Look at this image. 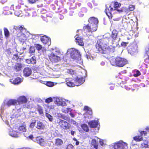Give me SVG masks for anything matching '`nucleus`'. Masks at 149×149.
Masks as SVG:
<instances>
[{
    "label": "nucleus",
    "mask_w": 149,
    "mask_h": 149,
    "mask_svg": "<svg viewBox=\"0 0 149 149\" xmlns=\"http://www.w3.org/2000/svg\"><path fill=\"white\" fill-rule=\"evenodd\" d=\"M88 24L84 26L82 29H79L77 31L78 33V35L88 36H91V34L97 30Z\"/></svg>",
    "instance_id": "f257e3e1"
},
{
    "label": "nucleus",
    "mask_w": 149,
    "mask_h": 149,
    "mask_svg": "<svg viewBox=\"0 0 149 149\" xmlns=\"http://www.w3.org/2000/svg\"><path fill=\"white\" fill-rule=\"evenodd\" d=\"M110 62L113 66H116L118 67H122L127 63V60L124 58L117 57L115 58L111 59Z\"/></svg>",
    "instance_id": "f03ea898"
},
{
    "label": "nucleus",
    "mask_w": 149,
    "mask_h": 149,
    "mask_svg": "<svg viewBox=\"0 0 149 149\" xmlns=\"http://www.w3.org/2000/svg\"><path fill=\"white\" fill-rule=\"evenodd\" d=\"M62 57L63 58V54L59 50H56L54 53H51L49 56L50 61L54 63L60 61Z\"/></svg>",
    "instance_id": "7ed1b4c3"
},
{
    "label": "nucleus",
    "mask_w": 149,
    "mask_h": 149,
    "mask_svg": "<svg viewBox=\"0 0 149 149\" xmlns=\"http://www.w3.org/2000/svg\"><path fill=\"white\" fill-rule=\"evenodd\" d=\"M57 123L61 128L64 130H68L71 127V125L69 123L62 119H59L57 120Z\"/></svg>",
    "instance_id": "20e7f679"
},
{
    "label": "nucleus",
    "mask_w": 149,
    "mask_h": 149,
    "mask_svg": "<svg viewBox=\"0 0 149 149\" xmlns=\"http://www.w3.org/2000/svg\"><path fill=\"white\" fill-rule=\"evenodd\" d=\"M114 149H126L127 148V144L122 141H119L115 143L113 145Z\"/></svg>",
    "instance_id": "39448f33"
},
{
    "label": "nucleus",
    "mask_w": 149,
    "mask_h": 149,
    "mask_svg": "<svg viewBox=\"0 0 149 149\" xmlns=\"http://www.w3.org/2000/svg\"><path fill=\"white\" fill-rule=\"evenodd\" d=\"M88 24L93 27H95V29L97 30L98 21L97 18L93 17H91L88 19Z\"/></svg>",
    "instance_id": "423d86ee"
},
{
    "label": "nucleus",
    "mask_w": 149,
    "mask_h": 149,
    "mask_svg": "<svg viewBox=\"0 0 149 149\" xmlns=\"http://www.w3.org/2000/svg\"><path fill=\"white\" fill-rule=\"evenodd\" d=\"M110 39V35H109V37L105 36V37H104L103 38L98 40L97 43H99L102 46L106 47L109 44Z\"/></svg>",
    "instance_id": "0eeeda50"
},
{
    "label": "nucleus",
    "mask_w": 149,
    "mask_h": 149,
    "mask_svg": "<svg viewBox=\"0 0 149 149\" xmlns=\"http://www.w3.org/2000/svg\"><path fill=\"white\" fill-rule=\"evenodd\" d=\"M84 110L85 111L84 114L86 118L89 119L92 117V111L90 107L87 106H85L84 107Z\"/></svg>",
    "instance_id": "6e6552de"
},
{
    "label": "nucleus",
    "mask_w": 149,
    "mask_h": 149,
    "mask_svg": "<svg viewBox=\"0 0 149 149\" xmlns=\"http://www.w3.org/2000/svg\"><path fill=\"white\" fill-rule=\"evenodd\" d=\"M70 56L71 57L74 59H76L78 57L81 56L79 52L77 49H74L71 52Z\"/></svg>",
    "instance_id": "1a4fd4ad"
},
{
    "label": "nucleus",
    "mask_w": 149,
    "mask_h": 149,
    "mask_svg": "<svg viewBox=\"0 0 149 149\" xmlns=\"http://www.w3.org/2000/svg\"><path fill=\"white\" fill-rule=\"evenodd\" d=\"M40 40L45 45L47 44L48 45H50L51 42L50 38L45 35L41 37Z\"/></svg>",
    "instance_id": "9d476101"
},
{
    "label": "nucleus",
    "mask_w": 149,
    "mask_h": 149,
    "mask_svg": "<svg viewBox=\"0 0 149 149\" xmlns=\"http://www.w3.org/2000/svg\"><path fill=\"white\" fill-rule=\"evenodd\" d=\"M96 48L97 50V52L102 54H106V47L102 46L99 43L96 45Z\"/></svg>",
    "instance_id": "9b49d317"
},
{
    "label": "nucleus",
    "mask_w": 149,
    "mask_h": 149,
    "mask_svg": "<svg viewBox=\"0 0 149 149\" xmlns=\"http://www.w3.org/2000/svg\"><path fill=\"white\" fill-rule=\"evenodd\" d=\"M76 86H78L82 84L85 81V79L83 77H77L74 80Z\"/></svg>",
    "instance_id": "f8f14e48"
},
{
    "label": "nucleus",
    "mask_w": 149,
    "mask_h": 149,
    "mask_svg": "<svg viewBox=\"0 0 149 149\" xmlns=\"http://www.w3.org/2000/svg\"><path fill=\"white\" fill-rule=\"evenodd\" d=\"M99 124L98 121L95 120H91L88 123L90 127L92 128L97 127Z\"/></svg>",
    "instance_id": "ddd939ff"
},
{
    "label": "nucleus",
    "mask_w": 149,
    "mask_h": 149,
    "mask_svg": "<svg viewBox=\"0 0 149 149\" xmlns=\"http://www.w3.org/2000/svg\"><path fill=\"white\" fill-rule=\"evenodd\" d=\"M74 80L72 78H66V81L67 86L70 87H74L76 86L75 83L73 81Z\"/></svg>",
    "instance_id": "4468645a"
},
{
    "label": "nucleus",
    "mask_w": 149,
    "mask_h": 149,
    "mask_svg": "<svg viewBox=\"0 0 149 149\" xmlns=\"http://www.w3.org/2000/svg\"><path fill=\"white\" fill-rule=\"evenodd\" d=\"M32 73L31 69L29 67L25 68L23 70V75L25 77H28L31 75Z\"/></svg>",
    "instance_id": "2eb2a0df"
},
{
    "label": "nucleus",
    "mask_w": 149,
    "mask_h": 149,
    "mask_svg": "<svg viewBox=\"0 0 149 149\" xmlns=\"http://www.w3.org/2000/svg\"><path fill=\"white\" fill-rule=\"evenodd\" d=\"M17 101L19 104L25 103L27 102V99L24 96H20L17 99Z\"/></svg>",
    "instance_id": "dca6fc26"
},
{
    "label": "nucleus",
    "mask_w": 149,
    "mask_h": 149,
    "mask_svg": "<svg viewBox=\"0 0 149 149\" xmlns=\"http://www.w3.org/2000/svg\"><path fill=\"white\" fill-rule=\"evenodd\" d=\"M118 33V32L116 30L114 29L113 30L111 35L113 42H114L117 39Z\"/></svg>",
    "instance_id": "f3484780"
},
{
    "label": "nucleus",
    "mask_w": 149,
    "mask_h": 149,
    "mask_svg": "<svg viewBox=\"0 0 149 149\" xmlns=\"http://www.w3.org/2000/svg\"><path fill=\"white\" fill-rule=\"evenodd\" d=\"M115 47L110 45L109 46L106 47V53H112L115 51Z\"/></svg>",
    "instance_id": "a211bd4d"
},
{
    "label": "nucleus",
    "mask_w": 149,
    "mask_h": 149,
    "mask_svg": "<svg viewBox=\"0 0 149 149\" xmlns=\"http://www.w3.org/2000/svg\"><path fill=\"white\" fill-rule=\"evenodd\" d=\"M37 140V142L42 146H46V141L45 140L43 139L42 138H39Z\"/></svg>",
    "instance_id": "6ab92c4d"
},
{
    "label": "nucleus",
    "mask_w": 149,
    "mask_h": 149,
    "mask_svg": "<svg viewBox=\"0 0 149 149\" xmlns=\"http://www.w3.org/2000/svg\"><path fill=\"white\" fill-rule=\"evenodd\" d=\"M20 8V6L18 5L16 7L15 9H13V10L15 15L19 16L21 14L22 11L19 10Z\"/></svg>",
    "instance_id": "aec40b11"
},
{
    "label": "nucleus",
    "mask_w": 149,
    "mask_h": 149,
    "mask_svg": "<svg viewBox=\"0 0 149 149\" xmlns=\"http://www.w3.org/2000/svg\"><path fill=\"white\" fill-rule=\"evenodd\" d=\"M17 100L12 99L9 100L7 102V105L9 107L11 105H15L17 104Z\"/></svg>",
    "instance_id": "412c9836"
},
{
    "label": "nucleus",
    "mask_w": 149,
    "mask_h": 149,
    "mask_svg": "<svg viewBox=\"0 0 149 149\" xmlns=\"http://www.w3.org/2000/svg\"><path fill=\"white\" fill-rule=\"evenodd\" d=\"M75 40L77 44H78V45L82 46L84 45V42L83 41V39L81 37L77 36Z\"/></svg>",
    "instance_id": "4be33fe9"
},
{
    "label": "nucleus",
    "mask_w": 149,
    "mask_h": 149,
    "mask_svg": "<svg viewBox=\"0 0 149 149\" xmlns=\"http://www.w3.org/2000/svg\"><path fill=\"white\" fill-rule=\"evenodd\" d=\"M63 141L61 139L57 138L55 139L54 145L58 147L61 146L63 144Z\"/></svg>",
    "instance_id": "5701e85b"
},
{
    "label": "nucleus",
    "mask_w": 149,
    "mask_h": 149,
    "mask_svg": "<svg viewBox=\"0 0 149 149\" xmlns=\"http://www.w3.org/2000/svg\"><path fill=\"white\" fill-rule=\"evenodd\" d=\"M121 4L120 3H119L117 2H115L114 3L113 7L114 10H118L119 12H123L122 10H119L118 8L121 6Z\"/></svg>",
    "instance_id": "b1692460"
},
{
    "label": "nucleus",
    "mask_w": 149,
    "mask_h": 149,
    "mask_svg": "<svg viewBox=\"0 0 149 149\" xmlns=\"http://www.w3.org/2000/svg\"><path fill=\"white\" fill-rule=\"evenodd\" d=\"M17 39L19 41L21 42H24L26 40V37L23 33H21L19 36L17 37Z\"/></svg>",
    "instance_id": "393cba45"
},
{
    "label": "nucleus",
    "mask_w": 149,
    "mask_h": 149,
    "mask_svg": "<svg viewBox=\"0 0 149 149\" xmlns=\"http://www.w3.org/2000/svg\"><path fill=\"white\" fill-rule=\"evenodd\" d=\"M36 127L38 129H43L45 128V126L42 122L39 121L37 123Z\"/></svg>",
    "instance_id": "a878e982"
},
{
    "label": "nucleus",
    "mask_w": 149,
    "mask_h": 149,
    "mask_svg": "<svg viewBox=\"0 0 149 149\" xmlns=\"http://www.w3.org/2000/svg\"><path fill=\"white\" fill-rule=\"evenodd\" d=\"M133 139L136 142L143 140V137L142 135L136 136L133 137Z\"/></svg>",
    "instance_id": "bb28decb"
},
{
    "label": "nucleus",
    "mask_w": 149,
    "mask_h": 149,
    "mask_svg": "<svg viewBox=\"0 0 149 149\" xmlns=\"http://www.w3.org/2000/svg\"><path fill=\"white\" fill-rule=\"evenodd\" d=\"M37 110L38 111L39 114L40 115H42L44 114L43 110L42 107L39 105H37Z\"/></svg>",
    "instance_id": "cd10ccee"
},
{
    "label": "nucleus",
    "mask_w": 149,
    "mask_h": 149,
    "mask_svg": "<svg viewBox=\"0 0 149 149\" xmlns=\"http://www.w3.org/2000/svg\"><path fill=\"white\" fill-rule=\"evenodd\" d=\"M141 147L142 148H147L149 147L148 142V141L144 140L141 144Z\"/></svg>",
    "instance_id": "c85d7f7f"
},
{
    "label": "nucleus",
    "mask_w": 149,
    "mask_h": 149,
    "mask_svg": "<svg viewBox=\"0 0 149 149\" xmlns=\"http://www.w3.org/2000/svg\"><path fill=\"white\" fill-rule=\"evenodd\" d=\"M91 144L96 149H98V143L95 139H93L92 140Z\"/></svg>",
    "instance_id": "c756f323"
},
{
    "label": "nucleus",
    "mask_w": 149,
    "mask_h": 149,
    "mask_svg": "<svg viewBox=\"0 0 149 149\" xmlns=\"http://www.w3.org/2000/svg\"><path fill=\"white\" fill-rule=\"evenodd\" d=\"M22 68V65L19 63H17L16 64L15 67V69L16 72H18L21 70Z\"/></svg>",
    "instance_id": "7c9ffc66"
},
{
    "label": "nucleus",
    "mask_w": 149,
    "mask_h": 149,
    "mask_svg": "<svg viewBox=\"0 0 149 149\" xmlns=\"http://www.w3.org/2000/svg\"><path fill=\"white\" fill-rule=\"evenodd\" d=\"M17 30H18V31L20 32H22L24 30H25L26 29L24 26H18L16 27V28H15Z\"/></svg>",
    "instance_id": "2f4dec72"
},
{
    "label": "nucleus",
    "mask_w": 149,
    "mask_h": 149,
    "mask_svg": "<svg viewBox=\"0 0 149 149\" xmlns=\"http://www.w3.org/2000/svg\"><path fill=\"white\" fill-rule=\"evenodd\" d=\"M12 82L14 84H18L21 81V79L19 77H17L16 78L13 79H12Z\"/></svg>",
    "instance_id": "473e14b6"
},
{
    "label": "nucleus",
    "mask_w": 149,
    "mask_h": 149,
    "mask_svg": "<svg viewBox=\"0 0 149 149\" xmlns=\"http://www.w3.org/2000/svg\"><path fill=\"white\" fill-rule=\"evenodd\" d=\"M81 127L83 130L86 132H88L89 129L87 125L85 123L81 125Z\"/></svg>",
    "instance_id": "72a5a7b5"
},
{
    "label": "nucleus",
    "mask_w": 149,
    "mask_h": 149,
    "mask_svg": "<svg viewBox=\"0 0 149 149\" xmlns=\"http://www.w3.org/2000/svg\"><path fill=\"white\" fill-rule=\"evenodd\" d=\"M3 30L5 36L7 38L10 35L8 29L6 28H4Z\"/></svg>",
    "instance_id": "f704fd0d"
},
{
    "label": "nucleus",
    "mask_w": 149,
    "mask_h": 149,
    "mask_svg": "<svg viewBox=\"0 0 149 149\" xmlns=\"http://www.w3.org/2000/svg\"><path fill=\"white\" fill-rule=\"evenodd\" d=\"M116 78L115 82L116 84H117L118 85H120L121 83L123 82L122 79L120 78H117L116 77Z\"/></svg>",
    "instance_id": "c9c22d12"
},
{
    "label": "nucleus",
    "mask_w": 149,
    "mask_h": 149,
    "mask_svg": "<svg viewBox=\"0 0 149 149\" xmlns=\"http://www.w3.org/2000/svg\"><path fill=\"white\" fill-rule=\"evenodd\" d=\"M113 10V8L110 6L109 8L106 7L105 9V12L106 14L108 13H110Z\"/></svg>",
    "instance_id": "e433bc0d"
},
{
    "label": "nucleus",
    "mask_w": 149,
    "mask_h": 149,
    "mask_svg": "<svg viewBox=\"0 0 149 149\" xmlns=\"http://www.w3.org/2000/svg\"><path fill=\"white\" fill-rule=\"evenodd\" d=\"M45 116L46 117L49 119V121L52 122V117L48 113H45Z\"/></svg>",
    "instance_id": "4c0bfd02"
},
{
    "label": "nucleus",
    "mask_w": 149,
    "mask_h": 149,
    "mask_svg": "<svg viewBox=\"0 0 149 149\" xmlns=\"http://www.w3.org/2000/svg\"><path fill=\"white\" fill-rule=\"evenodd\" d=\"M35 47H36V49L38 51L40 50L42 48V45L39 44H35Z\"/></svg>",
    "instance_id": "58836bf2"
},
{
    "label": "nucleus",
    "mask_w": 149,
    "mask_h": 149,
    "mask_svg": "<svg viewBox=\"0 0 149 149\" xmlns=\"http://www.w3.org/2000/svg\"><path fill=\"white\" fill-rule=\"evenodd\" d=\"M3 37L2 34V30L0 29V43L3 42Z\"/></svg>",
    "instance_id": "ea45409f"
},
{
    "label": "nucleus",
    "mask_w": 149,
    "mask_h": 149,
    "mask_svg": "<svg viewBox=\"0 0 149 149\" xmlns=\"http://www.w3.org/2000/svg\"><path fill=\"white\" fill-rule=\"evenodd\" d=\"M53 101L52 98L51 97H49L45 99V102L47 104H49Z\"/></svg>",
    "instance_id": "a19ab883"
},
{
    "label": "nucleus",
    "mask_w": 149,
    "mask_h": 149,
    "mask_svg": "<svg viewBox=\"0 0 149 149\" xmlns=\"http://www.w3.org/2000/svg\"><path fill=\"white\" fill-rule=\"evenodd\" d=\"M31 64H35L36 63V58L35 56H32L30 59Z\"/></svg>",
    "instance_id": "79ce46f5"
},
{
    "label": "nucleus",
    "mask_w": 149,
    "mask_h": 149,
    "mask_svg": "<svg viewBox=\"0 0 149 149\" xmlns=\"http://www.w3.org/2000/svg\"><path fill=\"white\" fill-rule=\"evenodd\" d=\"M46 85L49 87H52L54 86V83L51 81H47Z\"/></svg>",
    "instance_id": "37998d69"
},
{
    "label": "nucleus",
    "mask_w": 149,
    "mask_h": 149,
    "mask_svg": "<svg viewBox=\"0 0 149 149\" xmlns=\"http://www.w3.org/2000/svg\"><path fill=\"white\" fill-rule=\"evenodd\" d=\"M19 130L25 132L26 130V127L24 125H21L19 127Z\"/></svg>",
    "instance_id": "c03bdc74"
},
{
    "label": "nucleus",
    "mask_w": 149,
    "mask_h": 149,
    "mask_svg": "<svg viewBox=\"0 0 149 149\" xmlns=\"http://www.w3.org/2000/svg\"><path fill=\"white\" fill-rule=\"evenodd\" d=\"M141 74L140 71L138 70H137L133 74V76L134 77H136L140 76Z\"/></svg>",
    "instance_id": "a18cd8bd"
},
{
    "label": "nucleus",
    "mask_w": 149,
    "mask_h": 149,
    "mask_svg": "<svg viewBox=\"0 0 149 149\" xmlns=\"http://www.w3.org/2000/svg\"><path fill=\"white\" fill-rule=\"evenodd\" d=\"M19 59V58L18 56V55L17 54H16L13 55V56L12 58L13 59L17 61V60Z\"/></svg>",
    "instance_id": "49530a36"
},
{
    "label": "nucleus",
    "mask_w": 149,
    "mask_h": 149,
    "mask_svg": "<svg viewBox=\"0 0 149 149\" xmlns=\"http://www.w3.org/2000/svg\"><path fill=\"white\" fill-rule=\"evenodd\" d=\"M36 120H33V122H32L30 125V127L31 128H33L36 125Z\"/></svg>",
    "instance_id": "de8ad7c7"
},
{
    "label": "nucleus",
    "mask_w": 149,
    "mask_h": 149,
    "mask_svg": "<svg viewBox=\"0 0 149 149\" xmlns=\"http://www.w3.org/2000/svg\"><path fill=\"white\" fill-rule=\"evenodd\" d=\"M35 51V49L34 47L31 46L29 48V53H32L34 52Z\"/></svg>",
    "instance_id": "09e8293b"
},
{
    "label": "nucleus",
    "mask_w": 149,
    "mask_h": 149,
    "mask_svg": "<svg viewBox=\"0 0 149 149\" xmlns=\"http://www.w3.org/2000/svg\"><path fill=\"white\" fill-rule=\"evenodd\" d=\"M66 149H74V146L72 144H69L67 146Z\"/></svg>",
    "instance_id": "8fccbe9b"
},
{
    "label": "nucleus",
    "mask_w": 149,
    "mask_h": 149,
    "mask_svg": "<svg viewBox=\"0 0 149 149\" xmlns=\"http://www.w3.org/2000/svg\"><path fill=\"white\" fill-rule=\"evenodd\" d=\"M87 9L84 7L82 8L81 10V12L83 13H85L87 12Z\"/></svg>",
    "instance_id": "3c124183"
},
{
    "label": "nucleus",
    "mask_w": 149,
    "mask_h": 149,
    "mask_svg": "<svg viewBox=\"0 0 149 149\" xmlns=\"http://www.w3.org/2000/svg\"><path fill=\"white\" fill-rule=\"evenodd\" d=\"M128 42H122L121 44V46L122 47H125L127 46V44H128Z\"/></svg>",
    "instance_id": "603ef678"
},
{
    "label": "nucleus",
    "mask_w": 149,
    "mask_h": 149,
    "mask_svg": "<svg viewBox=\"0 0 149 149\" xmlns=\"http://www.w3.org/2000/svg\"><path fill=\"white\" fill-rule=\"evenodd\" d=\"M6 53V54L9 55L11 54V52L10 49H7L5 51Z\"/></svg>",
    "instance_id": "864d4df0"
},
{
    "label": "nucleus",
    "mask_w": 149,
    "mask_h": 149,
    "mask_svg": "<svg viewBox=\"0 0 149 149\" xmlns=\"http://www.w3.org/2000/svg\"><path fill=\"white\" fill-rule=\"evenodd\" d=\"M108 16L109 19H111L112 18V15L111 13H108L106 14Z\"/></svg>",
    "instance_id": "5fc2aeb1"
},
{
    "label": "nucleus",
    "mask_w": 149,
    "mask_h": 149,
    "mask_svg": "<svg viewBox=\"0 0 149 149\" xmlns=\"http://www.w3.org/2000/svg\"><path fill=\"white\" fill-rule=\"evenodd\" d=\"M129 51H132L133 52H134L136 51V49L134 48L133 46H131V47L129 49Z\"/></svg>",
    "instance_id": "6e6d98bb"
},
{
    "label": "nucleus",
    "mask_w": 149,
    "mask_h": 149,
    "mask_svg": "<svg viewBox=\"0 0 149 149\" xmlns=\"http://www.w3.org/2000/svg\"><path fill=\"white\" fill-rule=\"evenodd\" d=\"M13 6H14V5H13L10 8H9L8 7H4V8H3V10H4V11H7V10L9 9H10V8H13L14 7H13Z\"/></svg>",
    "instance_id": "4d7b16f0"
},
{
    "label": "nucleus",
    "mask_w": 149,
    "mask_h": 149,
    "mask_svg": "<svg viewBox=\"0 0 149 149\" xmlns=\"http://www.w3.org/2000/svg\"><path fill=\"white\" fill-rule=\"evenodd\" d=\"M39 0H28L29 2L31 3H35L37 1Z\"/></svg>",
    "instance_id": "13d9d810"
},
{
    "label": "nucleus",
    "mask_w": 149,
    "mask_h": 149,
    "mask_svg": "<svg viewBox=\"0 0 149 149\" xmlns=\"http://www.w3.org/2000/svg\"><path fill=\"white\" fill-rule=\"evenodd\" d=\"M61 118L64 120H67L68 121L70 120V118H68L66 117L65 116H62Z\"/></svg>",
    "instance_id": "bf43d9fd"
},
{
    "label": "nucleus",
    "mask_w": 149,
    "mask_h": 149,
    "mask_svg": "<svg viewBox=\"0 0 149 149\" xmlns=\"http://www.w3.org/2000/svg\"><path fill=\"white\" fill-rule=\"evenodd\" d=\"M147 134L146 132L144 131H142L140 132V135H142V136L143 134L146 135Z\"/></svg>",
    "instance_id": "052dcab7"
},
{
    "label": "nucleus",
    "mask_w": 149,
    "mask_h": 149,
    "mask_svg": "<svg viewBox=\"0 0 149 149\" xmlns=\"http://www.w3.org/2000/svg\"><path fill=\"white\" fill-rule=\"evenodd\" d=\"M7 12V13H6V14L7 15L11 14L12 13V12L10 11V9L8 10Z\"/></svg>",
    "instance_id": "680f3d73"
},
{
    "label": "nucleus",
    "mask_w": 149,
    "mask_h": 149,
    "mask_svg": "<svg viewBox=\"0 0 149 149\" xmlns=\"http://www.w3.org/2000/svg\"><path fill=\"white\" fill-rule=\"evenodd\" d=\"M72 109L70 108H67L66 109V112L67 113H68L69 112H70L72 111ZM66 113V112H65Z\"/></svg>",
    "instance_id": "e2e57ef3"
},
{
    "label": "nucleus",
    "mask_w": 149,
    "mask_h": 149,
    "mask_svg": "<svg viewBox=\"0 0 149 149\" xmlns=\"http://www.w3.org/2000/svg\"><path fill=\"white\" fill-rule=\"evenodd\" d=\"M30 59H27L26 60V62L28 64L31 63Z\"/></svg>",
    "instance_id": "0e129e2a"
},
{
    "label": "nucleus",
    "mask_w": 149,
    "mask_h": 149,
    "mask_svg": "<svg viewBox=\"0 0 149 149\" xmlns=\"http://www.w3.org/2000/svg\"><path fill=\"white\" fill-rule=\"evenodd\" d=\"M134 9V6H131V7H130V10H133Z\"/></svg>",
    "instance_id": "69168bd1"
},
{
    "label": "nucleus",
    "mask_w": 149,
    "mask_h": 149,
    "mask_svg": "<svg viewBox=\"0 0 149 149\" xmlns=\"http://www.w3.org/2000/svg\"><path fill=\"white\" fill-rule=\"evenodd\" d=\"M70 116H71V117H72V118H74V117L75 115L74 114L72 113H70Z\"/></svg>",
    "instance_id": "338daca9"
},
{
    "label": "nucleus",
    "mask_w": 149,
    "mask_h": 149,
    "mask_svg": "<svg viewBox=\"0 0 149 149\" xmlns=\"http://www.w3.org/2000/svg\"><path fill=\"white\" fill-rule=\"evenodd\" d=\"M20 149H32L31 148L29 147H23Z\"/></svg>",
    "instance_id": "774afa93"
}]
</instances>
